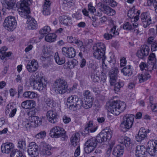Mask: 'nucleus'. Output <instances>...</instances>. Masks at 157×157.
Listing matches in <instances>:
<instances>
[{"instance_id":"nucleus-1","label":"nucleus","mask_w":157,"mask_h":157,"mask_svg":"<svg viewBox=\"0 0 157 157\" xmlns=\"http://www.w3.org/2000/svg\"><path fill=\"white\" fill-rule=\"evenodd\" d=\"M126 107L125 102L120 101H113L107 103L106 108L109 113L117 116L124 111Z\"/></svg>"},{"instance_id":"nucleus-2","label":"nucleus","mask_w":157,"mask_h":157,"mask_svg":"<svg viewBox=\"0 0 157 157\" xmlns=\"http://www.w3.org/2000/svg\"><path fill=\"white\" fill-rule=\"evenodd\" d=\"M14 145L12 143L7 142L2 145L1 151L2 153L6 154L11 152V157H24V155L21 151L14 149Z\"/></svg>"},{"instance_id":"nucleus-3","label":"nucleus","mask_w":157,"mask_h":157,"mask_svg":"<svg viewBox=\"0 0 157 157\" xmlns=\"http://www.w3.org/2000/svg\"><path fill=\"white\" fill-rule=\"evenodd\" d=\"M54 89L57 93L63 94L68 92L67 83L65 80L61 78L56 79L54 83Z\"/></svg>"},{"instance_id":"nucleus-4","label":"nucleus","mask_w":157,"mask_h":157,"mask_svg":"<svg viewBox=\"0 0 157 157\" xmlns=\"http://www.w3.org/2000/svg\"><path fill=\"white\" fill-rule=\"evenodd\" d=\"M93 56L95 58L100 59L105 57V46L102 43L98 42L95 44L93 46Z\"/></svg>"},{"instance_id":"nucleus-5","label":"nucleus","mask_w":157,"mask_h":157,"mask_svg":"<svg viewBox=\"0 0 157 157\" xmlns=\"http://www.w3.org/2000/svg\"><path fill=\"white\" fill-rule=\"evenodd\" d=\"M50 135L54 138L61 137V140L63 141L65 140L67 138L65 131L63 128L58 126L53 127L50 131Z\"/></svg>"},{"instance_id":"nucleus-6","label":"nucleus","mask_w":157,"mask_h":157,"mask_svg":"<svg viewBox=\"0 0 157 157\" xmlns=\"http://www.w3.org/2000/svg\"><path fill=\"white\" fill-rule=\"evenodd\" d=\"M135 116L133 114H127L123 118V121L120 127L122 130L124 132L127 131L132 126Z\"/></svg>"},{"instance_id":"nucleus-7","label":"nucleus","mask_w":157,"mask_h":157,"mask_svg":"<svg viewBox=\"0 0 157 157\" xmlns=\"http://www.w3.org/2000/svg\"><path fill=\"white\" fill-rule=\"evenodd\" d=\"M32 0H23L20 4L17 11L21 17H25L30 13L28 6L31 3Z\"/></svg>"},{"instance_id":"nucleus-8","label":"nucleus","mask_w":157,"mask_h":157,"mask_svg":"<svg viewBox=\"0 0 157 157\" xmlns=\"http://www.w3.org/2000/svg\"><path fill=\"white\" fill-rule=\"evenodd\" d=\"M98 140L94 137L88 140L84 144V149L87 153H90L93 151L97 147Z\"/></svg>"},{"instance_id":"nucleus-9","label":"nucleus","mask_w":157,"mask_h":157,"mask_svg":"<svg viewBox=\"0 0 157 157\" xmlns=\"http://www.w3.org/2000/svg\"><path fill=\"white\" fill-rule=\"evenodd\" d=\"M113 131L107 128L102 130L97 136L98 143H102L110 140L112 137Z\"/></svg>"},{"instance_id":"nucleus-10","label":"nucleus","mask_w":157,"mask_h":157,"mask_svg":"<svg viewBox=\"0 0 157 157\" xmlns=\"http://www.w3.org/2000/svg\"><path fill=\"white\" fill-rule=\"evenodd\" d=\"M17 24L15 17H14L9 16L5 18L3 25L7 30L12 31L16 28Z\"/></svg>"},{"instance_id":"nucleus-11","label":"nucleus","mask_w":157,"mask_h":157,"mask_svg":"<svg viewBox=\"0 0 157 157\" xmlns=\"http://www.w3.org/2000/svg\"><path fill=\"white\" fill-rule=\"evenodd\" d=\"M38 146L35 142L29 144L27 147V151L29 155L32 157H36L38 155Z\"/></svg>"},{"instance_id":"nucleus-12","label":"nucleus","mask_w":157,"mask_h":157,"mask_svg":"<svg viewBox=\"0 0 157 157\" xmlns=\"http://www.w3.org/2000/svg\"><path fill=\"white\" fill-rule=\"evenodd\" d=\"M47 82L43 77L37 80L36 82H34L33 85V87L34 89L42 91L45 90L46 88Z\"/></svg>"},{"instance_id":"nucleus-13","label":"nucleus","mask_w":157,"mask_h":157,"mask_svg":"<svg viewBox=\"0 0 157 157\" xmlns=\"http://www.w3.org/2000/svg\"><path fill=\"white\" fill-rule=\"evenodd\" d=\"M46 116L47 120L50 122L55 124L57 122L59 115L56 110H51L48 111Z\"/></svg>"},{"instance_id":"nucleus-14","label":"nucleus","mask_w":157,"mask_h":157,"mask_svg":"<svg viewBox=\"0 0 157 157\" xmlns=\"http://www.w3.org/2000/svg\"><path fill=\"white\" fill-rule=\"evenodd\" d=\"M119 71L117 67L112 68L109 71V82L111 86H113L116 81Z\"/></svg>"},{"instance_id":"nucleus-15","label":"nucleus","mask_w":157,"mask_h":157,"mask_svg":"<svg viewBox=\"0 0 157 157\" xmlns=\"http://www.w3.org/2000/svg\"><path fill=\"white\" fill-rule=\"evenodd\" d=\"M150 131L148 129H146L141 128L140 129L138 134L136 136V140L140 142L144 139L147 137V134L149 133Z\"/></svg>"},{"instance_id":"nucleus-16","label":"nucleus","mask_w":157,"mask_h":157,"mask_svg":"<svg viewBox=\"0 0 157 157\" xmlns=\"http://www.w3.org/2000/svg\"><path fill=\"white\" fill-rule=\"evenodd\" d=\"M138 24L137 23L131 24L129 22L125 23L123 25V28L124 29L127 30H130L132 32H135L137 33H139L138 29Z\"/></svg>"},{"instance_id":"nucleus-17","label":"nucleus","mask_w":157,"mask_h":157,"mask_svg":"<svg viewBox=\"0 0 157 157\" xmlns=\"http://www.w3.org/2000/svg\"><path fill=\"white\" fill-rule=\"evenodd\" d=\"M39 66L37 62L35 59L29 62L26 66V68L30 73H33L37 70Z\"/></svg>"},{"instance_id":"nucleus-18","label":"nucleus","mask_w":157,"mask_h":157,"mask_svg":"<svg viewBox=\"0 0 157 157\" xmlns=\"http://www.w3.org/2000/svg\"><path fill=\"white\" fill-rule=\"evenodd\" d=\"M28 14L25 17H23L27 19V22L28 24V27L29 29H36L37 28V22L35 19L29 16Z\"/></svg>"},{"instance_id":"nucleus-19","label":"nucleus","mask_w":157,"mask_h":157,"mask_svg":"<svg viewBox=\"0 0 157 157\" xmlns=\"http://www.w3.org/2000/svg\"><path fill=\"white\" fill-rule=\"evenodd\" d=\"M149 50V47L146 46L137 51V56L140 58L144 59L148 55Z\"/></svg>"},{"instance_id":"nucleus-20","label":"nucleus","mask_w":157,"mask_h":157,"mask_svg":"<svg viewBox=\"0 0 157 157\" xmlns=\"http://www.w3.org/2000/svg\"><path fill=\"white\" fill-rule=\"evenodd\" d=\"M78 97L76 96H71L68 98L67 100V107L70 110H74V105L76 102Z\"/></svg>"},{"instance_id":"nucleus-21","label":"nucleus","mask_w":157,"mask_h":157,"mask_svg":"<svg viewBox=\"0 0 157 157\" xmlns=\"http://www.w3.org/2000/svg\"><path fill=\"white\" fill-rule=\"evenodd\" d=\"M102 6V9L103 10H101L104 12L105 13L107 14L109 16H112L115 14L116 12L114 10L110 8L109 6L103 5L101 3H99L98 4V6Z\"/></svg>"},{"instance_id":"nucleus-22","label":"nucleus","mask_w":157,"mask_h":157,"mask_svg":"<svg viewBox=\"0 0 157 157\" xmlns=\"http://www.w3.org/2000/svg\"><path fill=\"white\" fill-rule=\"evenodd\" d=\"M22 108L24 109H31L36 106L35 102L33 100H26L22 102L21 104Z\"/></svg>"},{"instance_id":"nucleus-23","label":"nucleus","mask_w":157,"mask_h":157,"mask_svg":"<svg viewBox=\"0 0 157 157\" xmlns=\"http://www.w3.org/2000/svg\"><path fill=\"white\" fill-rule=\"evenodd\" d=\"M42 147L40 151L41 154L48 155H51V153L50 151L51 147L50 146L44 143H42Z\"/></svg>"},{"instance_id":"nucleus-24","label":"nucleus","mask_w":157,"mask_h":157,"mask_svg":"<svg viewBox=\"0 0 157 157\" xmlns=\"http://www.w3.org/2000/svg\"><path fill=\"white\" fill-rule=\"evenodd\" d=\"M146 149L143 145H138L136 147V157H144Z\"/></svg>"},{"instance_id":"nucleus-25","label":"nucleus","mask_w":157,"mask_h":157,"mask_svg":"<svg viewBox=\"0 0 157 157\" xmlns=\"http://www.w3.org/2000/svg\"><path fill=\"white\" fill-rule=\"evenodd\" d=\"M116 26H114L112 28L110 32V34L109 33H105L104 35L105 38L106 40H109L112 38L113 36H116L118 35L119 33L117 31H116Z\"/></svg>"},{"instance_id":"nucleus-26","label":"nucleus","mask_w":157,"mask_h":157,"mask_svg":"<svg viewBox=\"0 0 157 157\" xmlns=\"http://www.w3.org/2000/svg\"><path fill=\"white\" fill-rule=\"evenodd\" d=\"M60 23L65 25H70L72 24L71 18L67 16L63 15L60 17Z\"/></svg>"},{"instance_id":"nucleus-27","label":"nucleus","mask_w":157,"mask_h":157,"mask_svg":"<svg viewBox=\"0 0 157 157\" xmlns=\"http://www.w3.org/2000/svg\"><path fill=\"white\" fill-rule=\"evenodd\" d=\"M80 135L79 133L76 132L73 134L70 138L71 142L72 145L75 146L78 144L79 142Z\"/></svg>"},{"instance_id":"nucleus-28","label":"nucleus","mask_w":157,"mask_h":157,"mask_svg":"<svg viewBox=\"0 0 157 157\" xmlns=\"http://www.w3.org/2000/svg\"><path fill=\"white\" fill-rule=\"evenodd\" d=\"M97 128V127L93 125V123L91 121H89L85 126V132L86 133V132L93 133L95 132Z\"/></svg>"},{"instance_id":"nucleus-29","label":"nucleus","mask_w":157,"mask_h":157,"mask_svg":"<svg viewBox=\"0 0 157 157\" xmlns=\"http://www.w3.org/2000/svg\"><path fill=\"white\" fill-rule=\"evenodd\" d=\"M17 111V109L11 105H8L6 107L5 113L6 114L9 113V116L10 117H13L15 115Z\"/></svg>"},{"instance_id":"nucleus-30","label":"nucleus","mask_w":157,"mask_h":157,"mask_svg":"<svg viewBox=\"0 0 157 157\" xmlns=\"http://www.w3.org/2000/svg\"><path fill=\"white\" fill-rule=\"evenodd\" d=\"M121 71L124 75L128 77L130 76L133 74V71L130 65L124 67L121 70Z\"/></svg>"},{"instance_id":"nucleus-31","label":"nucleus","mask_w":157,"mask_h":157,"mask_svg":"<svg viewBox=\"0 0 157 157\" xmlns=\"http://www.w3.org/2000/svg\"><path fill=\"white\" fill-rule=\"evenodd\" d=\"M124 150L122 146L118 145L114 148L113 154L115 156L119 157L123 155Z\"/></svg>"},{"instance_id":"nucleus-32","label":"nucleus","mask_w":157,"mask_h":157,"mask_svg":"<svg viewBox=\"0 0 157 157\" xmlns=\"http://www.w3.org/2000/svg\"><path fill=\"white\" fill-rule=\"evenodd\" d=\"M8 50L7 47L5 46L2 47L0 49V53L2 55V56H1V59L2 60L4 59L6 57L10 56L12 54V52H6V51Z\"/></svg>"},{"instance_id":"nucleus-33","label":"nucleus","mask_w":157,"mask_h":157,"mask_svg":"<svg viewBox=\"0 0 157 157\" xmlns=\"http://www.w3.org/2000/svg\"><path fill=\"white\" fill-rule=\"evenodd\" d=\"M118 140L119 143L124 144L126 147L128 146L131 143L130 139L127 136H120Z\"/></svg>"},{"instance_id":"nucleus-34","label":"nucleus","mask_w":157,"mask_h":157,"mask_svg":"<svg viewBox=\"0 0 157 157\" xmlns=\"http://www.w3.org/2000/svg\"><path fill=\"white\" fill-rule=\"evenodd\" d=\"M44 4L43 6V14L46 15H49L50 14L49 9L51 4L50 0H44Z\"/></svg>"},{"instance_id":"nucleus-35","label":"nucleus","mask_w":157,"mask_h":157,"mask_svg":"<svg viewBox=\"0 0 157 157\" xmlns=\"http://www.w3.org/2000/svg\"><path fill=\"white\" fill-rule=\"evenodd\" d=\"M99 76L100 72L97 70L93 71L90 75L91 80L95 82H98L100 80Z\"/></svg>"},{"instance_id":"nucleus-36","label":"nucleus","mask_w":157,"mask_h":157,"mask_svg":"<svg viewBox=\"0 0 157 157\" xmlns=\"http://www.w3.org/2000/svg\"><path fill=\"white\" fill-rule=\"evenodd\" d=\"M30 121L33 124V127H37L41 124L42 120L37 116H33L29 119Z\"/></svg>"},{"instance_id":"nucleus-37","label":"nucleus","mask_w":157,"mask_h":157,"mask_svg":"<svg viewBox=\"0 0 157 157\" xmlns=\"http://www.w3.org/2000/svg\"><path fill=\"white\" fill-rule=\"evenodd\" d=\"M151 77L150 75L147 71L143 72L141 74H140L138 78L140 82H142L147 81Z\"/></svg>"},{"instance_id":"nucleus-38","label":"nucleus","mask_w":157,"mask_h":157,"mask_svg":"<svg viewBox=\"0 0 157 157\" xmlns=\"http://www.w3.org/2000/svg\"><path fill=\"white\" fill-rule=\"evenodd\" d=\"M23 96L25 98L32 99L37 97V94L33 91H27L23 93Z\"/></svg>"},{"instance_id":"nucleus-39","label":"nucleus","mask_w":157,"mask_h":157,"mask_svg":"<svg viewBox=\"0 0 157 157\" xmlns=\"http://www.w3.org/2000/svg\"><path fill=\"white\" fill-rule=\"evenodd\" d=\"M55 59L56 62L59 65L64 63L65 62L64 57L59 56L58 53L56 52L55 55Z\"/></svg>"},{"instance_id":"nucleus-40","label":"nucleus","mask_w":157,"mask_h":157,"mask_svg":"<svg viewBox=\"0 0 157 157\" xmlns=\"http://www.w3.org/2000/svg\"><path fill=\"white\" fill-rule=\"evenodd\" d=\"M56 35L54 33H50L46 35L45 37V40L49 42H54L56 38Z\"/></svg>"},{"instance_id":"nucleus-41","label":"nucleus","mask_w":157,"mask_h":157,"mask_svg":"<svg viewBox=\"0 0 157 157\" xmlns=\"http://www.w3.org/2000/svg\"><path fill=\"white\" fill-rule=\"evenodd\" d=\"M93 101V99H86L83 103V107L86 109L91 108L92 105Z\"/></svg>"},{"instance_id":"nucleus-42","label":"nucleus","mask_w":157,"mask_h":157,"mask_svg":"<svg viewBox=\"0 0 157 157\" xmlns=\"http://www.w3.org/2000/svg\"><path fill=\"white\" fill-rule=\"evenodd\" d=\"M44 100L46 104L52 108H54L56 105V102L52 99L45 98Z\"/></svg>"},{"instance_id":"nucleus-43","label":"nucleus","mask_w":157,"mask_h":157,"mask_svg":"<svg viewBox=\"0 0 157 157\" xmlns=\"http://www.w3.org/2000/svg\"><path fill=\"white\" fill-rule=\"evenodd\" d=\"M78 61L75 59H73L72 60L69 61L67 62L65 64L67 67L69 69L73 68L77 64Z\"/></svg>"},{"instance_id":"nucleus-44","label":"nucleus","mask_w":157,"mask_h":157,"mask_svg":"<svg viewBox=\"0 0 157 157\" xmlns=\"http://www.w3.org/2000/svg\"><path fill=\"white\" fill-rule=\"evenodd\" d=\"M124 85V83L123 82H117L114 84V90L115 92L117 94L120 91L121 88L123 87Z\"/></svg>"},{"instance_id":"nucleus-45","label":"nucleus","mask_w":157,"mask_h":157,"mask_svg":"<svg viewBox=\"0 0 157 157\" xmlns=\"http://www.w3.org/2000/svg\"><path fill=\"white\" fill-rule=\"evenodd\" d=\"M76 102L75 103L74 105V110H75L77 109H80L81 107H83V101L80 99L78 97V99L76 100Z\"/></svg>"},{"instance_id":"nucleus-46","label":"nucleus","mask_w":157,"mask_h":157,"mask_svg":"<svg viewBox=\"0 0 157 157\" xmlns=\"http://www.w3.org/2000/svg\"><path fill=\"white\" fill-rule=\"evenodd\" d=\"M141 18L142 21H151V17L147 13H143L141 15Z\"/></svg>"},{"instance_id":"nucleus-47","label":"nucleus","mask_w":157,"mask_h":157,"mask_svg":"<svg viewBox=\"0 0 157 157\" xmlns=\"http://www.w3.org/2000/svg\"><path fill=\"white\" fill-rule=\"evenodd\" d=\"M68 58H72L75 56L76 52L74 48L72 47H68Z\"/></svg>"},{"instance_id":"nucleus-48","label":"nucleus","mask_w":157,"mask_h":157,"mask_svg":"<svg viewBox=\"0 0 157 157\" xmlns=\"http://www.w3.org/2000/svg\"><path fill=\"white\" fill-rule=\"evenodd\" d=\"M49 58V54L47 52H44L42 53L40 56V59L43 61H45L47 60Z\"/></svg>"},{"instance_id":"nucleus-49","label":"nucleus","mask_w":157,"mask_h":157,"mask_svg":"<svg viewBox=\"0 0 157 157\" xmlns=\"http://www.w3.org/2000/svg\"><path fill=\"white\" fill-rule=\"evenodd\" d=\"M148 148L147 150V151L151 155H155V154L157 153V152L155 150L153 146H151L150 145H149L147 143Z\"/></svg>"},{"instance_id":"nucleus-50","label":"nucleus","mask_w":157,"mask_h":157,"mask_svg":"<svg viewBox=\"0 0 157 157\" xmlns=\"http://www.w3.org/2000/svg\"><path fill=\"white\" fill-rule=\"evenodd\" d=\"M26 143L25 140L19 139L18 142L17 147L20 149H24L25 147Z\"/></svg>"},{"instance_id":"nucleus-51","label":"nucleus","mask_w":157,"mask_h":157,"mask_svg":"<svg viewBox=\"0 0 157 157\" xmlns=\"http://www.w3.org/2000/svg\"><path fill=\"white\" fill-rule=\"evenodd\" d=\"M22 126L26 128L27 129H28L30 128L31 127H33V124L30 123L27 120L23 121L22 123Z\"/></svg>"},{"instance_id":"nucleus-52","label":"nucleus","mask_w":157,"mask_h":157,"mask_svg":"<svg viewBox=\"0 0 157 157\" xmlns=\"http://www.w3.org/2000/svg\"><path fill=\"white\" fill-rule=\"evenodd\" d=\"M149 63L155 64L156 62V59L155 58V55L154 53L151 54L148 57Z\"/></svg>"},{"instance_id":"nucleus-53","label":"nucleus","mask_w":157,"mask_h":157,"mask_svg":"<svg viewBox=\"0 0 157 157\" xmlns=\"http://www.w3.org/2000/svg\"><path fill=\"white\" fill-rule=\"evenodd\" d=\"M51 31L50 27L48 26H45L40 31V33L41 34H44L48 33Z\"/></svg>"},{"instance_id":"nucleus-54","label":"nucleus","mask_w":157,"mask_h":157,"mask_svg":"<svg viewBox=\"0 0 157 157\" xmlns=\"http://www.w3.org/2000/svg\"><path fill=\"white\" fill-rule=\"evenodd\" d=\"M3 4L4 7L8 10L12 9L14 5V4L11 1L7 2L6 4L3 3Z\"/></svg>"},{"instance_id":"nucleus-55","label":"nucleus","mask_w":157,"mask_h":157,"mask_svg":"<svg viewBox=\"0 0 157 157\" xmlns=\"http://www.w3.org/2000/svg\"><path fill=\"white\" fill-rule=\"evenodd\" d=\"M103 1L106 3H108L112 7H115L116 6L117 3L114 0H102Z\"/></svg>"},{"instance_id":"nucleus-56","label":"nucleus","mask_w":157,"mask_h":157,"mask_svg":"<svg viewBox=\"0 0 157 157\" xmlns=\"http://www.w3.org/2000/svg\"><path fill=\"white\" fill-rule=\"evenodd\" d=\"M148 144L151 146H153L155 150L157 152V140H150L148 142Z\"/></svg>"},{"instance_id":"nucleus-57","label":"nucleus","mask_w":157,"mask_h":157,"mask_svg":"<svg viewBox=\"0 0 157 157\" xmlns=\"http://www.w3.org/2000/svg\"><path fill=\"white\" fill-rule=\"evenodd\" d=\"M83 95L86 98V99H93L91 96L90 92L88 90H85L84 91Z\"/></svg>"},{"instance_id":"nucleus-58","label":"nucleus","mask_w":157,"mask_h":157,"mask_svg":"<svg viewBox=\"0 0 157 157\" xmlns=\"http://www.w3.org/2000/svg\"><path fill=\"white\" fill-rule=\"evenodd\" d=\"M74 44H76L78 47L82 49L85 48L84 46L83 45V42L78 38H77L76 40H75Z\"/></svg>"},{"instance_id":"nucleus-59","label":"nucleus","mask_w":157,"mask_h":157,"mask_svg":"<svg viewBox=\"0 0 157 157\" xmlns=\"http://www.w3.org/2000/svg\"><path fill=\"white\" fill-rule=\"evenodd\" d=\"M148 65H147V70L151 71L153 68H156V66L155 64L153 63H149L148 62Z\"/></svg>"},{"instance_id":"nucleus-60","label":"nucleus","mask_w":157,"mask_h":157,"mask_svg":"<svg viewBox=\"0 0 157 157\" xmlns=\"http://www.w3.org/2000/svg\"><path fill=\"white\" fill-rule=\"evenodd\" d=\"M147 4L148 6H151L152 5L154 6L157 5V2L156 0H147Z\"/></svg>"},{"instance_id":"nucleus-61","label":"nucleus","mask_w":157,"mask_h":157,"mask_svg":"<svg viewBox=\"0 0 157 157\" xmlns=\"http://www.w3.org/2000/svg\"><path fill=\"white\" fill-rule=\"evenodd\" d=\"M46 132L44 131H41L36 135V137L38 138H41L46 136Z\"/></svg>"},{"instance_id":"nucleus-62","label":"nucleus","mask_w":157,"mask_h":157,"mask_svg":"<svg viewBox=\"0 0 157 157\" xmlns=\"http://www.w3.org/2000/svg\"><path fill=\"white\" fill-rule=\"evenodd\" d=\"M88 10L90 13H93L96 11L95 7L92 5L91 4H89L88 6Z\"/></svg>"},{"instance_id":"nucleus-63","label":"nucleus","mask_w":157,"mask_h":157,"mask_svg":"<svg viewBox=\"0 0 157 157\" xmlns=\"http://www.w3.org/2000/svg\"><path fill=\"white\" fill-rule=\"evenodd\" d=\"M62 52L63 54L66 56V57L68 58V48L67 47H63L62 48Z\"/></svg>"},{"instance_id":"nucleus-64","label":"nucleus","mask_w":157,"mask_h":157,"mask_svg":"<svg viewBox=\"0 0 157 157\" xmlns=\"http://www.w3.org/2000/svg\"><path fill=\"white\" fill-rule=\"evenodd\" d=\"M151 49L152 51H155L157 50V41H154L152 44L151 46Z\"/></svg>"}]
</instances>
